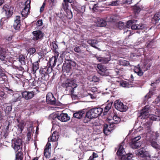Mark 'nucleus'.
<instances>
[{
    "label": "nucleus",
    "instance_id": "obj_54",
    "mask_svg": "<svg viewBox=\"0 0 160 160\" xmlns=\"http://www.w3.org/2000/svg\"><path fill=\"white\" fill-rule=\"evenodd\" d=\"M25 58L22 56H20L19 57V60L20 62L21 63L24 62L25 60Z\"/></svg>",
    "mask_w": 160,
    "mask_h": 160
},
{
    "label": "nucleus",
    "instance_id": "obj_36",
    "mask_svg": "<svg viewBox=\"0 0 160 160\" xmlns=\"http://www.w3.org/2000/svg\"><path fill=\"white\" fill-rule=\"evenodd\" d=\"M151 144L152 146L156 149H159L160 147L157 143L153 141H151Z\"/></svg>",
    "mask_w": 160,
    "mask_h": 160
},
{
    "label": "nucleus",
    "instance_id": "obj_17",
    "mask_svg": "<svg viewBox=\"0 0 160 160\" xmlns=\"http://www.w3.org/2000/svg\"><path fill=\"white\" fill-rule=\"evenodd\" d=\"M33 35V39L34 40H38L41 39L43 37V33L40 30L34 31L32 32Z\"/></svg>",
    "mask_w": 160,
    "mask_h": 160
},
{
    "label": "nucleus",
    "instance_id": "obj_10",
    "mask_svg": "<svg viewBox=\"0 0 160 160\" xmlns=\"http://www.w3.org/2000/svg\"><path fill=\"white\" fill-rule=\"evenodd\" d=\"M22 144V141L20 139H14L12 141V147L16 151H18L21 148Z\"/></svg>",
    "mask_w": 160,
    "mask_h": 160
},
{
    "label": "nucleus",
    "instance_id": "obj_32",
    "mask_svg": "<svg viewBox=\"0 0 160 160\" xmlns=\"http://www.w3.org/2000/svg\"><path fill=\"white\" fill-rule=\"evenodd\" d=\"M23 155L21 152H18L16 155V160H22Z\"/></svg>",
    "mask_w": 160,
    "mask_h": 160
},
{
    "label": "nucleus",
    "instance_id": "obj_27",
    "mask_svg": "<svg viewBox=\"0 0 160 160\" xmlns=\"http://www.w3.org/2000/svg\"><path fill=\"white\" fill-rule=\"evenodd\" d=\"M84 113V112L83 110H80L74 113L73 114V116L75 118L80 119L82 117V115Z\"/></svg>",
    "mask_w": 160,
    "mask_h": 160
},
{
    "label": "nucleus",
    "instance_id": "obj_9",
    "mask_svg": "<svg viewBox=\"0 0 160 160\" xmlns=\"http://www.w3.org/2000/svg\"><path fill=\"white\" fill-rule=\"evenodd\" d=\"M30 0H27L25 3V7L22 10L21 12L22 16L24 17H27L29 13L30 8Z\"/></svg>",
    "mask_w": 160,
    "mask_h": 160
},
{
    "label": "nucleus",
    "instance_id": "obj_19",
    "mask_svg": "<svg viewBox=\"0 0 160 160\" xmlns=\"http://www.w3.org/2000/svg\"><path fill=\"white\" fill-rule=\"evenodd\" d=\"M95 24V26L98 27H104L106 25V21L103 20L98 18L94 20Z\"/></svg>",
    "mask_w": 160,
    "mask_h": 160
},
{
    "label": "nucleus",
    "instance_id": "obj_33",
    "mask_svg": "<svg viewBox=\"0 0 160 160\" xmlns=\"http://www.w3.org/2000/svg\"><path fill=\"white\" fill-rule=\"evenodd\" d=\"M120 63L121 65L123 66H127L129 65V62L128 61L125 60H121L120 61Z\"/></svg>",
    "mask_w": 160,
    "mask_h": 160
},
{
    "label": "nucleus",
    "instance_id": "obj_11",
    "mask_svg": "<svg viewBox=\"0 0 160 160\" xmlns=\"http://www.w3.org/2000/svg\"><path fill=\"white\" fill-rule=\"evenodd\" d=\"M97 68L99 70V73L101 75L104 76L109 75V70L106 69L105 67L100 64H98L97 65Z\"/></svg>",
    "mask_w": 160,
    "mask_h": 160
},
{
    "label": "nucleus",
    "instance_id": "obj_62",
    "mask_svg": "<svg viewBox=\"0 0 160 160\" xmlns=\"http://www.w3.org/2000/svg\"><path fill=\"white\" fill-rule=\"evenodd\" d=\"M5 90H6L9 93H12L13 92V91L12 89L8 88H5Z\"/></svg>",
    "mask_w": 160,
    "mask_h": 160
},
{
    "label": "nucleus",
    "instance_id": "obj_28",
    "mask_svg": "<svg viewBox=\"0 0 160 160\" xmlns=\"http://www.w3.org/2000/svg\"><path fill=\"white\" fill-rule=\"evenodd\" d=\"M152 122L151 121H147L144 125V128L146 129L147 133L151 132L150 126L152 125Z\"/></svg>",
    "mask_w": 160,
    "mask_h": 160
},
{
    "label": "nucleus",
    "instance_id": "obj_41",
    "mask_svg": "<svg viewBox=\"0 0 160 160\" xmlns=\"http://www.w3.org/2000/svg\"><path fill=\"white\" fill-rule=\"evenodd\" d=\"M36 52V49L34 48H31L28 50V53L30 55H32Z\"/></svg>",
    "mask_w": 160,
    "mask_h": 160
},
{
    "label": "nucleus",
    "instance_id": "obj_58",
    "mask_svg": "<svg viewBox=\"0 0 160 160\" xmlns=\"http://www.w3.org/2000/svg\"><path fill=\"white\" fill-rule=\"evenodd\" d=\"M7 21L5 18H2L0 20V24L2 25L4 22H7Z\"/></svg>",
    "mask_w": 160,
    "mask_h": 160
},
{
    "label": "nucleus",
    "instance_id": "obj_31",
    "mask_svg": "<svg viewBox=\"0 0 160 160\" xmlns=\"http://www.w3.org/2000/svg\"><path fill=\"white\" fill-rule=\"evenodd\" d=\"M144 27L143 24H141L139 25L133 24L131 26V29L132 30L142 29Z\"/></svg>",
    "mask_w": 160,
    "mask_h": 160
},
{
    "label": "nucleus",
    "instance_id": "obj_60",
    "mask_svg": "<svg viewBox=\"0 0 160 160\" xmlns=\"http://www.w3.org/2000/svg\"><path fill=\"white\" fill-rule=\"evenodd\" d=\"M137 56L134 53H132L130 55V58L131 59H135Z\"/></svg>",
    "mask_w": 160,
    "mask_h": 160
},
{
    "label": "nucleus",
    "instance_id": "obj_38",
    "mask_svg": "<svg viewBox=\"0 0 160 160\" xmlns=\"http://www.w3.org/2000/svg\"><path fill=\"white\" fill-rule=\"evenodd\" d=\"M38 68L39 65L38 62H35L33 64V71L36 72L38 69Z\"/></svg>",
    "mask_w": 160,
    "mask_h": 160
},
{
    "label": "nucleus",
    "instance_id": "obj_16",
    "mask_svg": "<svg viewBox=\"0 0 160 160\" xmlns=\"http://www.w3.org/2000/svg\"><path fill=\"white\" fill-rule=\"evenodd\" d=\"M34 93L33 92H28L24 91L22 92V95L23 98L26 100L32 98L34 96Z\"/></svg>",
    "mask_w": 160,
    "mask_h": 160
},
{
    "label": "nucleus",
    "instance_id": "obj_59",
    "mask_svg": "<svg viewBox=\"0 0 160 160\" xmlns=\"http://www.w3.org/2000/svg\"><path fill=\"white\" fill-rule=\"evenodd\" d=\"M45 5V3L44 2L43 3V4H42V7L40 8V12H42L44 11V8Z\"/></svg>",
    "mask_w": 160,
    "mask_h": 160
},
{
    "label": "nucleus",
    "instance_id": "obj_50",
    "mask_svg": "<svg viewBox=\"0 0 160 160\" xmlns=\"http://www.w3.org/2000/svg\"><path fill=\"white\" fill-rule=\"evenodd\" d=\"M13 97L16 98L14 100H13L12 101V102H17L18 100V98L19 97V95L18 94H13Z\"/></svg>",
    "mask_w": 160,
    "mask_h": 160
},
{
    "label": "nucleus",
    "instance_id": "obj_29",
    "mask_svg": "<svg viewBox=\"0 0 160 160\" xmlns=\"http://www.w3.org/2000/svg\"><path fill=\"white\" fill-rule=\"evenodd\" d=\"M133 157V155L131 153H128V154H124L121 158L122 160H128L131 159Z\"/></svg>",
    "mask_w": 160,
    "mask_h": 160
},
{
    "label": "nucleus",
    "instance_id": "obj_46",
    "mask_svg": "<svg viewBox=\"0 0 160 160\" xmlns=\"http://www.w3.org/2000/svg\"><path fill=\"white\" fill-rule=\"evenodd\" d=\"M120 85L123 87L126 88L128 87L127 83L125 81H122L120 82Z\"/></svg>",
    "mask_w": 160,
    "mask_h": 160
},
{
    "label": "nucleus",
    "instance_id": "obj_2",
    "mask_svg": "<svg viewBox=\"0 0 160 160\" xmlns=\"http://www.w3.org/2000/svg\"><path fill=\"white\" fill-rule=\"evenodd\" d=\"M103 110L101 108H94L88 111L86 114L85 118L88 120L98 117L102 112Z\"/></svg>",
    "mask_w": 160,
    "mask_h": 160
},
{
    "label": "nucleus",
    "instance_id": "obj_56",
    "mask_svg": "<svg viewBox=\"0 0 160 160\" xmlns=\"http://www.w3.org/2000/svg\"><path fill=\"white\" fill-rule=\"evenodd\" d=\"M0 96L4 98H6L7 97V96L5 94L4 92L2 91H0Z\"/></svg>",
    "mask_w": 160,
    "mask_h": 160
},
{
    "label": "nucleus",
    "instance_id": "obj_64",
    "mask_svg": "<svg viewBox=\"0 0 160 160\" xmlns=\"http://www.w3.org/2000/svg\"><path fill=\"white\" fill-rule=\"evenodd\" d=\"M66 72H69L71 70V67L70 66H67L66 67Z\"/></svg>",
    "mask_w": 160,
    "mask_h": 160
},
{
    "label": "nucleus",
    "instance_id": "obj_61",
    "mask_svg": "<svg viewBox=\"0 0 160 160\" xmlns=\"http://www.w3.org/2000/svg\"><path fill=\"white\" fill-rule=\"evenodd\" d=\"M124 26L123 23L122 22H120L119 23L118 27L120 29H122V28H124V26Z\"/></svg>",
    "mask_w": 160,
    "mask_h": 160
},
{
    "label": "nucleus",
    "instance_id": "obj_4",
    "mask_svg": "<svg viewBox=\"0 0 160 160\" xmlns=\"http://www.w3.org/2000/svg\"><path fill=\"white\" fill-rule=\"evenodd\" d=\"M151 66V64L150 63H148L146 62H144V65L141 66V68L138 65V66L135 67L134 69V72L137 73L139 76H142L143 73V71L147 70Z\"/></svg>",
    "mask_w": 160,
    "mask_h": 160
},
{
    "label": "nucleus",
    "instance_id": "obj_21",
    "mask_svg": "<svg viewBox=\"0 0 160 160\" xmlns=\"http://www.w3.org/2000/svg\"><path fill=\"white\" fill-rule=\"evenodd\" d=\"M51 146L50 143L48 142L45 147L44 155L47 158H49L50 157V153L49 152V149L51 148Z\"/></svg>",
    "mask_w": 160,
    "mask_h": 160
},
{
    "label": "nucleus",
    "instance_id": "obj_15",
    "mask_svg": "<svg viewBox=\"0 0 160 160\" xmlns=\"http://www.w3.org/2000/svg\"><path fill=\"white\" fill-rule=\"evenodd\" d=\"M46 101L49 104H54L55 103V98L51 92L47 94L46 96Z\"/></svg>",
    "mask_w": 160,
    "mask_h": 160
},
{
    "label": "nucleus",
    "instance_id": "obj_37",
    "mask_svg": "<svg viewBox=\"0 0 160 160\" xmlns=\"http://www.w3.org/2000/svg\"><path fill=\"white\" fill-rule=\"evenodd\" d=\"M85 6H83L81 7V8L78 10V13L82 14L85 11Z\"/></svg>",
    "mask_w": 160,
    "mask_h": 160
},
{
    "label": "nucleus",
    "instance_id": "obj_20",
    "mask_svg": "<svg viewBox=\"0 0 160 160\" xmlns=\"http://www.w3.org/2000/svg\"><path fill=\"white\" fill-rule=\"evenodd\" d=\"M20 17L19 16H16L13 24L14 28L16 30H18L20 28Z\"/></svg>",
    "mask_w": 160,
    "mask_h": 160
},
{
    "label": "nucleus",
    "instance_id": "obj_12",
    "mask_svg": "<svg viewBox=\"0 0 160 160\" xmlns=\"http://www.w3.org/2000/svg\"><path fill=\"white\" fill-rule=\"evenodd\" d=\"M147 120L150 119L152 121H159L160 120V112L157 109L156 112H155V114H150L147 118Z\"/></svg>",
    "mask_w": 160,
    "mask_h": 160
},
{
    "label": "nucleus",
    "instance_id": "obj_7",
    "mask_svg": "<svg viewBox=\"0 0 160 160\" xmlns=\"http://www.w3.org/2000/svg\"><path fill=\"white\" fill-rule=\"evenodd\" d=\"M114 105L116 108L120 112H125L128 108V107L126 105H124L119 100H116L114 102Z\"/></svg>",
    "mask_w": 160,
    "mask_h": 160
},
{
    "label": "nucleus",
    "instance_id": "obj_35",
    "mask_svg": "<svg viewBox=\"0 0 160 160\" xmlns=\"http://www.w3.org/2000/svg\"><path fill=\"white\" fill-rule=\"evenodd\" d=\"M58 116L55 113H52L49 116V119L52 120L55 119H58Z\"/></svg>",
    "mask_w": 160,
    "mask_h": 160
},
{
    "label": "nucleus",
    "instance_id": "obj_3",
    "mask_svg": "<svg viewBox=\"0 0 160 160\" xmlns=\"http://www.w3.org/2000/svg\"><path fill=\"white\" fill-rule=\"evenodd\" d=\"M63 87L66 88V90L68 91L70 94H72L74 92V88L77 87V85L75 83L74 81L68 79L62 84Z\"/></svg>",
    "mask_w": 160,
    "mask_h": 160
},
{
    "label": "nucleus",
    "instance_id": "obj_57",
    "mask_svg": "<svg viewBox=\"0 0 160 160\" xmlns=\"http://www.w3.org/2000/svg\"><path fill=\"white\" fill-rule=\"evenodd\" d=\"M37 25L38 26H40L42 25V20H39L37 22Z\"/></svg>",
    "mask_w": 160,
    "mask_h": 160
},
{
    "label": "nucleus",
    "instance_id": "obj_30",
    "mask_svg": "<svg viewBox=\"0 0 160 160\" xmlns=\"http://www.w3.org/2000/svg\"><path fill=\"white\" fill-rule=\"evenodd\" d=\"M5 61L8 59V58H6V56H5V52L3 49L0 48V59L2 61L5 60Z\"/></svg>",
    "mask_w": 160,
    "mask_h": 160
},
{
    "label": "nucleus",
    "instance_id": "obj_51",
    "mask_svg": "<svg viewBox=\"0 0 160 160\" xmlns=\"http://www.w3.org/2000/svg\"><path fill=\"white\" fill-rule=\"evenodd\" d=\"M12 110V108L11 106H7L5 109V112L6 113H8L9 112L11 111Z\"/></svg>",
    "mask_w": 160,
    "mask_h": 160
},
{
    "label": "nucleus",
    "instance_id": "obj_23",
    "mask_svg": "<svg viewBox=\"0 0 160 160\" xmlns=\"http://www.w3.org/2000/svg\"><path fill=\"white\" fill-rule=\"evenodd\" d=\"M123 143H122L120 145L118 149L117 153L118 155L121 156V157H122V155H124L125 154V152L123 147Z\"/></svg>",
    "mask_w": 160,
    "mask_h": 160
},
{
    "label": "nucleus",
    "instance_id": "obj_34",
    "mask_svg": "<svg viewBox=\"0 0 160 160\" xmlns=\"http://www.w3.org/2000/svg\"><path fill=\"white\" fill-rule=\"evenodd\" d=\"M18 130L20 132H21L24 128V122H20L18 125Z\"/></svg>",
    "mask_w": 160,
    "mask_h": 160
},
{
    "label": "nucleus",
    "instance_id": "obj_13",
    "mask_svg": "<svg viewBox=\"0 0 160 160\" xmlns=\"http://www.w3.org/2000/svg\"><path fill=\"white\" fill-rule=\"evenodd\" d=\"M135 153L137 155L141 157H150L148 152L146 151L143 148H141L135 151Z\"/></svg>",
    "mask_w": 160,
    "mask_h": 160
},
{
    "label": "nucleus",
    "instance_id": "obj_63",
    "mask_svg": "<svg viewBox=\"0 0 160 160\" xmlns=\"http://www.w3.org/2000/svg\"><path fill=\"white\" fill-rule=\"evenodd\" d=\"M160 102V98L158 97L155 100V102L156 104H158L159 102Z\"/></svg>",
    "mask_w": 160,
    "mask_h": 160
},
{
    "label": "nucleus",
    "instance_id": "obj_49",
    "mask_svg": "<svg viewBox=\"0 0 160 160\" xmlns=\"http://www.w3.org/2000/svg\"><path fill=\"white\" fill-rule=\"evenodd\" d=\"M99 78L98 77L94 76L92 78V81L94 82H96L99 81Z\"/></svg>",
    "mask_w": 160,
    "mask_h": 160
},
{
    "label": "nucleus",
    "instance_id": "obj_55",
    "mask_svg": "<svg viewBox=\"0 0 160 160\" xmlns=\"http://www.w3.org/2000/svg\"><path fill=\"white\" fill-rule=\"evenodd\" d=\"M74 51L77 52L79 53L81 51V50L79 47L78 46L74 48Z\"/></svg>",
    "mask_w": 160,
    "mask_h": 160
},
{
    "label": "nucleus",
    "instance_id": "obj_25",
    "mask_svg": "<svg viewBox=\"0 0 160 160\" xmlns=\"http://www.w3.org/2000/svg\"><path fill=\"white\" fill-rule=\"evenodd\" d=\"M58 54L57 55L54 56L52 57L49 60V62L50 65L52 64L53 67L56 64V62L58 59Z\"/></svg>",
    "mask_w": 160,
    "mask_h": 160
},
{
    "label": "nucleus",
    "instance_id": "obj_26",
    "mask_svg": "<svg viewBox=\"0 0 160 160\" xmlns=\"http://www.w3.org/2000/svg\"><path fill=\"white\" fill-rule=\"evenodd\" d=\"M97 59L99 62L103 63H106L111 60L110 57L108 56L105 58L96 57Z\"/></svg>",
    "mask_w": 160,
    "mask_h": 160
},
{
    "label": "nucleus",
    "instance_id": "obj_40",
    "mask_svg": "<svg viewBox=\"0 0 160 160\" xmlns=\"http://www.w3.org/2000/svg\"><path fill=\"white\" fill-rule=\"evenodd\" d=\"M32 127H30L28 129V132L27 134V137L28 139H30L32 135V132L31 131V130L32 131Z\"/></svg>",
    "mask_w": 160,
    "mask_h": 160
},
{
    "label": "nucleus",
    "instance_id": "obj_39",
    "mask_svg": "<svg viewBox=\"0 0 160 160\" xmlns=\"http://www.w3.org/2000/svg\"><path fill=\"white\" fill-rule=\"evenodd\" d=\"M112 105V103H108L104 108V112H107L111 108Z\"/></svg>",
    "mask_w": 160,
    "mask_h": 160
},
{
    "label": "nucleus",
    "instance_id": "obj_14",
    "mask_svg": "<svg viewBox=\"0 0 160 160\" xmlns=\"http://www.w3.org/2000/svg\"><path fill=\"white\" fill-rule=\"evenodd\" d=\"M150 111L149 106H146L142 110L141 112V116L142 118H147L149 116V112Z\"/></svg>",
    "mask_w": 160,
    "mask_h": 160
},
{
    "label": "nucleus",
    "instance_id": "obj_1",
    "mask_svg": "<svg viewBox=\"0 0 160 160\" xmlns=\"http://www.w3.org/2000/svg\"><path fill=\"white\" fill-rule=\"evenodd\" d=\"M121 121L120 118L113 113L109 115L106 120L108 124H105L104 126L103 132L106 135L110 134L111 132L114 129V125L113 124L118 123Z\"/></svg>",
    "mask_w": 160,
    "mask_h": 160
},
{
    "label": "nucleus",
    "instance_id": "obj_44",
    "mask_svg": "<svg viewBox=\"0 0 160 160\" xmlns=\"http://www.w3.org/2000/svg\"><path fill=\"white\" fill-rule=\"evenodd\" d=\"M153 18L156 21H158L160 19V16L158 14H155Z\"/></svg>",
    "mask_w": 160,
    "mask_h": 160
},
{
    "label": "nucleus",
    "instance_id": "obj_22",
    "mask_svg": "<svg viewBox=\"0 0 160 160\" xmlns=\"http://www.w3.org/2000/svg\"><path fill=\"white\" fill-rule=\"evenodd\" d=\"M59 138L58 132L56 131H54L52 136L48 138V141H57Z\"/></svg>",
    "mask_w": 160,
    "mask_h": 160
},
{
    "label": "nucleus",
    "instance_id": "obj_24",
    "mask_svg": "<svg viewBox=\"0 0 160 160\" xmlns=\"http://www.w3.org/2000/svg\"><path fill=\"white\" fill-rule=\"evenodd\" d=\"M88 42L91 46L98 49L99 51L101 50L99 48H98V47L96 46L98 42L97 40H90L88 41Z\"/></svg>",
    "mask_w": 160,
    "mask_h": 160
},
{
    "label": "nucleus",
    "instance_id": "obj_53",
    "mask_svg": "<svg viewBox=\"0 0 160 160\" xmlns=\"http://www.w3.org/2000/svg\"><path fill=\"white\" fill-rule=\"evenodd\" d=\"M152 94L153 92L152 91H150L145 96V98H150L151 97V96L152 95Z\"/></svg>",
    "mask_w": 160,
    "mask_h": 160
},
{
    "label": "nucleus",
    "instance_id": "obj_47",
    "mask_svg": "<svg viewBox=\"0 0 160 160\" xmlns=\"http://www.w3.org/2000/svg\"><path fill=\"white\" fill-rule=\"evenodd\" d=\"M4 70L0 68V77H5Z\"/></svg>",
    "mask_w": 160,
    "mask_h": 160
},
{
    "label": "nucleus",
    "instance_id": "obj_52",
    "mask_svg": "<svg viewBox=\"0 0 160 160\" xmlns=\"http://www.w3.org/2000/svg\"><path fill=\"white\" fill-rule=\"evenodd\" d=\"M51 46L54 50H56L58 47V45L54 42H52L51 44Z\"/></svg>",
    "mask_w": 160,
    "mask_h": 160
},
{
    "label": "nucleus",
    "instance_id": "obj_43",
    "mask_svg": "<svg viewBox=\"0 0 160 160\" xmlns=\"http://www.w3.org/2000/svg\"><path fill=\"white\" fill-rule=\"evenodd\" d=\"M119 3V2L118 1H113L112 2H110L109 5L112 6L117 5Z\"/></svg>",
    "mask_w": 160,
    "mask_h": 160
},
{
    "label": "nucleus",
    "instance_id": "obj_48",
    "mask_svg": "<svg viewBox=\"0 0 160 160\" xmlns=\"http://www.w3.org/2000/svg\"><path fill=\"white\" fill-rule=\"evenodd\" d=\"M141 10V9L140 7L137 6H135L134 7V11L136 13H138Z\"/></svg>",
    "mask_w": 160,
    "mask_h": 160
},
{
    "label": "nucleus",
    "instance_id": "obj_45",
    "mask_svg": "<svg viewBox=\"0 0 160 160\" xmlns=\"http://www.w3.org/2000/svg\"><path fill=\"white\" fill-rule=\"evenodd\" d=\"M124 33L126 34L128 36H129L131 34H132V32L130 30L125 29L124 30Z\"/></svg>",
    "mask_w": 160,
    "mask_h": 160
},
{
    "label": "nucleus",
    "instance_id": "obj_8",
    "mask_svg": "<svg viewBox=\"0 0 160 160\" xmlns=\"http://www.w3.org/2000/svg\"><path fill=\"white\" fill-rule=\"evenodd\" d=\"M13 8L8 5H4L2 9V12L8 18L10 17L13 13Z\"/></svg>",
    "mask_w": 160,
    "mask_h": 160
},
{
    "label": "nucleus",
    "instance_id": "obj_5",
    "mask_svg": "<svg viewBox=\"0 0 160 160\" xmlns=\"http://www.w3.org/2000/svg\"><path fill=\"white\" fill-rule=\"evenodd\" d=\"M68 2L67 0H63V2L62 3L63 8L65 12V15L66 17L69 19H71L72 18V12L69 9Z\"/></svg>",
    "mask_w": 160,
    "mask_h": 160
},
{
    "label": "nucleus",
    "instance_id": "obj_18",
    "mask_svg": "<svg viewBox=\"0 0 160 160\" xmlns=\"http://www.w3.org/2000/svg\"><path fill=\"white\" fill-rule=\"evenodd\" d=\"M58 119L62 122H66L70 119V117L67 114L61 113L58 116Z\"/></svg>",
    "mask_w": 160,
    "mask_h": 160
},
{
    "label": "nucleus",
    "instance_id": "obj_6",
    "mask_svg": "<svg viewBox=\"0 0 160 160\" xmlns=\"http://www.w3.org/2000/svg\"><path fill=\"white\" fill-rule=\"evenodd\" d=\"M141 138L140 136H138L132 139L130 143V145L131 148L136 149L141 146V142L138 141Z\"/></svg>",
    "mask_w": 160,
    "mask_h": 160
},
{
    "label": "nucleus",
    "instance_id": "obj_42",
    "mask_svg": "<svg viewBox=\"0 0 160 160\" xmlns=\"http://www.w3.org/2000/svg\"><path fill=\"white\" fill-rule=\"evenodd\" d=\"M134 23V22L133 20H129L128 21L127 23L126 27L127 28H128L131 26L132 24Z\"/></svg>",
    "mask_w": 160,
    "mask_h": 160
}]
</instances>
